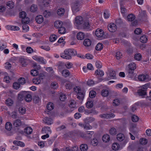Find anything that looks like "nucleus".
<instances>
[{"label":"nucleus","mask_w":151,"mask_h":151,"mask_svg":"<svg viewBox=\"0 0 151 151\" xmlns=\"http://www.w3.org/2000/svg\"><path fill=\"white\" fill-rule=\"evenodd\" d=\"M76 54V51L73 49H67L63 52L60 54V56L63 58L65 59H70L72 56H75Z\"/></svg>","instance_id":"1"},{"label":"nucleus","mask_w":151,"mask_h":151,"mask_svg":"<svg viewBox=\"0 0 151 151\" xmlns=\"http://www.w3.org/2000/svg\"><path fill=\"white\" fill-rule=\"evenodd\" d=\"M150 84L147 83L141 86V88L138 89L137 93L138 96L141 98H145L147 96V88L149 87Z\"/></svg>","instance_id":"2"},{"label":"nucleus","mask_w":151,"mask_h":151,"mask_svg":"<svg viewBox=\"0 0 151 151\" xmlns=\"http://www.w3.org/2000/svg\"><path fill=\"white\" fill-rule=\"evenodd\" d=\"M33 59L41 63L45 64L46 63V61L44 59V58L40 56H38L37 55H35L32 57Z\"/></svg>","instance_id":"3"},{"label":"nucleus","mask_w":151,"mask_h":151,"mask_svg":"<svg viewBox=\"0 0 151 151\" xmlns=\"http://www.w3.org/2000/svg\"><path fill=\"white\" fill-rule=\"evenodd\" d=\"M100 117L102 118L108 119L111 118H114L115 115L113 113L103 114L100 115Z\"/></svg>","instance_id":"4"},{"label":"nucleus","mask_w":151,"mask_h":151,"mask_svg":"<svg viewBox=\"0 0 151 151\" xmlns=\"http://www.w3.org/2000/svg\"><path fill=\"white\" fill-rule=\"evenodd\" d=\"M108 27L109 31L112 32H115L117 29L116 25L114 23L109 24Z\"/></svg>","instance_id":"5"},{"label":"nucleus","mask_w":151,"mask_h":151,"mask_svg":"<svg viewBox=\"0 0 151 151\" xmlns=\"http://www.w3.org/2000/svg\"><path fill=\"white\" fill-rule=\"evenodd\" d=\"M84 22L83 19L80 16H77L75 19V23L78 25H80L83 23Z\"/></svg>","instance_id":"6"},{"label":"nucleus","mask_w":151,"mask_h":151,"mask_svg":"<svg viewBox=\"0 0 151 151\" xmlns=\"http://www.w3.org/2000/svg\"><path fill=\"white\" fill-rule=\"evenodd\" d=\"M36 22L38 24H41L43 22L44 19L43 16L41 15L37 16L35 18Z\"/></svg>","instance_id":"7"},{"label":"nucleus","mask_w":151,"mask_h":151,"mask_svg":"<svg viewBox=\"0 0 151 151\" xmlns=\"http://www.w3.org/2000/svg\"><path fill=\"white\" fill-rule=\"evenodd\" d=\"M95 34L97 37H101L104 35V32L101 29H97L95 31Z\"/></svg>","instance_id":"8"},{"label":"nucleus","mask_w":151,"mask_h":151,"mask_svg":"<svg viewBox=\"0 0 151 151\" xmlns=\"http://www.w3.org/2000/svg\"><path fill=\"white\" fill-rule=\"evenodd\" d=\"M85 35L83 32H80L77 34V39L80 40H82L85 38Z\"/></svg>","instance_id":"9"},{"label":"nucleus","mask_w":151,"mask_h":151,"mask_svg":"<svg viewBox=\"0 0 151 151\" xmlns=\"http://www.w3.org/2000/svg\"><path fill=\"white\" fill-rule=\"evenodd\" d=\"M24 99L25 101L27 102L31 101L32 100V96L31 94L28 93L25 91V93Z\"/></svg>","instance_id":"10"},{"label":"nucleus","mask_w":151,"mask_h":151,"mask_svg":"<svg viewBox=\"0 0 151 151\" xmlns=\"http://www.w3.org/2000/svg\"><path fill=\"white\" fill-rule=\"evenodd\" d=\"M91 43V40L89 39H86L84 40L83 42V45L86 47H89L90 46Z\"/></svg>","instance_id":"11"},{"label":"nucleus","mask_w":151,"mask_h":151,"mask_svg":"<svg viewBox=\"0 0 151 151\" xmlns=\"http://www.w3.org/2000/svg\"><path fill=\"white\" fill-rule=\"evenodd\" d=\"M25 93V91H24L21 92L18 94V99L19 101H22L24 99Z\"/></svg>","instance_id":"12"},{"label":"nucleus","mask_w":151,"mask_h":151,"mask_svg":"<svg viewBox=\"0 0 151 151\" xmlns=\"http://www.w3.org/2000/svg\"><path fill=\"white\" fill-rule=\"evenodd\" d=\"M117 139L119 141H123L125 138L124 134L122 133H120L117 135Z\"/></svg>","instance_id":"13"},{"label":"nucleus","mask_w":151,"mask_h":151,"mask_svg":"<svg viewBox=\"0 0 151 151\" xmlns=\"http://www.w3.org/2000/svg\"><path fill=\"white\" fill-rule=\"evenodd\" d=\"M13 143V144L15 145L20 146L21 147H24L25 146V144L22 142L14 140V141Z\"/></svg>","instance_id":"14"},{"label":"nucleus","mask_w":151,"mask_h":151,"mask_svg":"<svg viewBox=\"0 0 151 151\" xmlns=\"http://www.w3.org/2000/svg\"><path fill=\"white\" fill-rule=\"evenodd\" d=\"M136 18L134 15L133 14H130L128 15L127 17V20L129 21H132L134 20Z\"/></svg>","instance_id":"15"},{"label":"nucleus","mask_w":151,"mask_h":151,"mask_svg":"<svg viewBox=\"0 0 151 151\" xmlns=\"http://www.w3.org/2000/svg\"><path fill=\"white\" fill-rule=\"evenodd\" d=\"M8 29H10L13 31H18L20 29L19 27L17 26H7Z\"/></svg>","instance_id":"16"},{"label":"nucleus","mask_w":151,"mask_h":151,"mask_svg":"<svg viewBox=\"0 0 151 151\" xmlns=\"http://www.w3.org/2000/svg\"><path fill=\"white\" fill-rule=\"evenodd\" d=\"M24 132L26 134H29L32 132V129L30 127H27L24 129Z\"/></svg>","instance_id":"17"},{"label":"nucleus","mask_w":151,"mask_h":151,"mask_svg":"<svg viewBox=\"0 0 151 151\" xmlns=\"http://www.w3.org/2000/svg\"><path fill=\"white\" fill-rule=\"evenodd\" d=\"M102 139L104 142H108L110 140V137L109 135L106 134L103 135Z\"/></svg>","instance_id":"18"},{"label":"nucleus","mask_w":151,"mask_h":151,"mask_svg":"<svg viewBox=\"0 0 151 151\" xmlns=\"http://www.w3.org/2000/svg\"><path fill=\"white\" fill-rule=\"evenodd\" d=\"M21 122L19 119H16L14 122L13 125L14 126L17 127L21 125Z\"/></svg>","instance_id":"19"},{"label":"nucleus","mask_w":151,"mask_h":151,"mask_svg":"<svg viewBox=\"0 0 151 151\" xmlns=\"http://www.w3.org/2000/svg\"><path fill=\"white\" fill-rule=\"evenodd\" d=\"M62 74L63 76L65 77H66L69 76L70 73L68 70L65 69L62 71Z\"/></svg>","instance_id":"20"},{"label":"nucleus","mask_w":151,"mask_h":151,"mask_svg":"<svg viewBox=\"0 0 151 151\" xmlns=\"http://www.w3.org/2000/svg\"><path fill=\"white\" fill-rule=\"evenodd\" d=\"M109 91L106 89H103L101 92V95L104 97L107 96L109 94Z\"/></svg>","instance_id":"21"},{"label":"nucleus","mask_w":151,"mask_h":151,"mask_svg":"<svg viewBox=\"0 0 151 151\" xmlns=\"http://www.w3.org/2000/svg\"><path fill=\"white\" fill-rule=\"evenodd\" d=\"M42 130L43 132L45 133H51V131L50 127H44L42 128Z\"/></svg>","instance_id":"22"},{"label":"nucleus","mask_w":151,"mask_h":151,"mask_svg":"<svg viewBox=\"0 0 151 151\" xmlns=\"http://www.w3.org/2000/svg\"><path fill=\"white\" fill-rule=\"evenodd\" d=\"M72 9L73 12H76L79 11V8L77 4H73Z\"/></svg>","instance_id":"23"},{"label":"nucleus","mask_w":151,"mask_h":151,"mask_svg":"<svg viewBox=\"0 0 151 151\" xmlns=\"http://www.w3.org/2000/svg\"><path fill=\"white\" fill-rule=\"evenodd\" d=\"M19 62L21 63L22 66L23 67H25L27 65V62L26 60L24 58H21L19 60Z\"/></svg>","instance_id":"24"},{"label":"nucleus","mask_w":151,"mask_h":151,"mask_svg":"<svg viewBox=\"0 0 151 151\" xmlns=\"http://www.w3.org/2000/svg\"><path fill=\"white\" fill-rule=\"evenodd\" d=\"M43 121L45 124L48 125H50L53 123L52 120L47 118H45L43 120Z\"/></svg>","instance_id":"25"},{"label":"nucleus","mask_w":151,"mask_h":151,"mask_svg":"<svg viewBox=\"0 0 151 151\" xmlns=\"http://www.w3.org/2000/svg\"><path fill=\"white\" fill-rule=\"evenodd\" d=\"M80 149L81 151H86L88 149V146L86 144H82L80 146Z\"/></svg>","instance_id":"26"},{"label":"nucleus","mask_w":151,"mask_h":151,"mask_svg":"<svg viewBox=\"0 0 151 151\" xmlns=\"http://www.w3.org/2000/svg\"><path fill=\"white\" fill-rule=\"evenodd\" d=\"M62 22L58 20L56 21L54 24L55 27L58 28L60 27H61L62 25Z\"/></svg>","instance_id":"27"},{"label":"nucleus","mask_w":151,"mask_h":151,"mask_svg":"<svg viewBox=\"0 0 151 151\" xmlns=\"http://www.w3.org/2000/svg\"><path fill=\"white\" fill-rule=\"evenodd\" d=\"M90 25L89 22H85L83 24V27L84 29L88 30H90Z\"/></svg>","instance_id":"28"},{"label":"nucleus","mask_w":151,"mask_h":151,"mask_svg":"<svg viewBox=\"0 0 151 151\" xmlns=\"http://www.w3.org/2000/svg\"><path fill=\"white\" fill-rule=\"evenodd\" d=\"M65 12L64 9L62 8H60L58 9L57 11V14L60 16H62L63 15Z\"/></svg>","instance_id":"29"},{"label":"nucleus","mask_w":151,"mask_h":151,"mask_svg":"<svg viewBox=\"0 0 151 151\" xmlns=\"http://www.w3.org/2000/svg\"><path fill=\"white\" fill-rule=\"evenodd\" d=\"M58 28V32L60 34H63L66 32L65 28L62 26Z\"/></svg>","instance_id":"30"},{"label":"nucleus","mask_w":151,"mask_h":151,"mask_svg":"<svg viewBox=\"0 0 151 151\" xmlns=\"http://www.w3.org/2000/svg\"><path fill=\"white\" fill-rule=\"evenodd\" d=\"M14 101L11 99L8 98L6 101V103L8 106H11L13 104Z\"/></svg>","instance_id":"31"},{"label":"nucleus","mask_w":151,"mask_h":151,"mask_svg":"<svg viewBox=\"0 0 151 151\" xmlns=\"http://www.w3.org/2000/svg\"><path fill=\"white\" fill-rule=\"evenodd\" d=\"M134 58L135 60L139 61L142 59V55L140 53H137L134 55Z\"/></svg>","instance_id":"32"},{"label":"nucleus","mask_w":151,"mask_h":151,"mask_svg":"<svg viewBox=\"0 0 151 151\" xmlns=\"http://www.w3.org/2000/svg\"><path fill=\"white\" fill-rule=\"evenodd\" d=\"M95 73L100 76H102L104 74V72L102 70L99 69L96 70L95 71Z\"/></svg>","instance_id":"33"},{"label":"nucleus","mask_w":151,"mask_h":151,"mask_svg":"<svg viewBox=\"0 0 151 151\" xmlns=\"http://www.w3.org/2000/svg\"><path fill=\"white\" fill-rule=\"evenodd\" d=\"M147 40L148 39L146 35H142L140 38V41L143 43H146Z\"/></svg>","instance_id":"34"},{"label":"nucleus","mask_w":151,"mask_h":151,"mask_svg":"<svg viewBox=\"0 0 151 151\" xmlns=\"http://www.w3.org/2000/svg\"><path fill=\"white\" fill-rule=\"evenodd\" d=\"M112 148L114 150H117L119 148V145L116 143H114L112 145Z\"/></svg>","instance_id":"35"},{"label":"nucleus","mask_w":151,"mask_h":151,"mask_svg":"<svg viewBox=\"0 0 151 151\" xmlns=\"http://www.w3.org/2000/svg\"><path fill=\"white\" fill-rule=\"evenodd\" d=\"M29 18L26 17L22 18V22L23 24H27L29 23Z\"/></svg>","instance_id":"36"},{"label":"nucleus","mask_w":151,"mask_h":151,"mask_svg":"<svg viewBox=\"0 0 151 151\" xmlns=\"http://www.w3.org/2000/svg\"><path fill=\"white\" fill-rule=\"evenodd\" d=\"M47 108L48 110L51 111L54 108L53 104L51 102L49 103L47 105Z\"/></svg>","instance_id":"37"},{"label":"nucleus","mask_w":151,"mask_h":151,"mask_svg":"<svg viewBox=\"0 0 151 151\" xmlns=\"http://www.w3.org/2000/svg\"><path fill=\"white\" fill-rule=\"evenodd\" d=\"M84 97V93L81 91L78 93L77 94V98L81 100H83Z\"/></svg>","instance_id":"38"},{"label":"nucleus","mask_w":151,"mask_h":151,"mask_svg":"<svg viewBox=\"0 0 151 151\" xmlns=\"http://www.w3.org/2000/svg\"><path fill=\"white\" fill-rule=\"evenodd\" d=\"M103 47V45L101 43H99L97 44L95 47L96 50L99 51L101 50Z\"/></svg>","instance_id":"39"},{"label":"nucleus","mask_w":151,"mask_h":151,"mask_svg":"<svg viewBox=\"0 0 151 151\" xmlns=\"http://www.w3.org/2000/svg\"><path fill=\"white\" fill-rule=\"evenodd\" d=\"M30 73L33 76H36L38 74L39 72L36 69H33L31 70Z\"/></svg>","instance_id":"40"},{"label":"nucleus","mask_w":151,"mask_h":151,"mask_svg":"<svg viewBox=\"0 0 151 151\" xmlns=\"http://www.w3.org/2000/svg\"><path fill=\"white\" fill-rule=\"evenodd\" d=\"M140 15L142 19H146L147 16L145 11H142L140 13Z\"/></svg>","instance_id":"41"},{"label":"nucleus","mask_w":151,"mask_h":151,"mask_svg":"<svg viewBox=\"0 0 151 151\" xmlns=\"http://www.w3.org/2000/svg\"><path fill=\"white\" fill-rule=\"evenodd\" d=\"M5 128L8 130H10L12 128V124L9 122H7L5 124Z\"/></svg>","instance_id":"42"},{"label":"nucleus","mask_w":151,"mask_h":151,"mask_svg":"<svg viewBox=\"0 0 151 151\" xmlns=\"http://www.w3.org/2000/svg\"><path fill=\"white\" fill-rule=\"evenodd\" d=\"M146 77L144 74H141L139 75L138 79L140 81H144L146 79Z\"/></svg>","instance_id":"43"},{"label":"nucleus","mask_w":151,"mask_h":151,"mask_svg":"<svg viewBox=\"0 0 151 151\" xmlns=\"http://www.w3.org/2000/svg\"><path fill=\"white\" fill-rule=\"evenodd\" d=\"M57 38V36L55 35H52L49 37V40L51 42L55 41Z\"/></svg>","instance_id":"44"},{"label":"nucleus","mask_w":151,"mask_h":151,"mask_svg":"<svg viewBox=\"0 0 151 151\" xmlns=\"http://www.w3.org/2000/svg\"><path fill=\"white\" fill-rule=\"evenodd\" d=\"M91 144L94 146H97L98 144V140L95 138L91 140Z\"/></svg>","instance_id":"45"},{"label":"nucleus","mask_w":151,"mask_h":151,"mask_svg":"<svg viewBox=\"0 0 151 151\" xmlns=\"http://www.w3.org/2000/svg\"><path fill=\"white\" fill-rule=\"evenodd\" d=\"M33 82L35 84H39L41 82V80L38 78H35L32 80Z\"/></svg>","instance_id":"46"},{"label":"nucleus","mask_w":151,"mask_h":151,"mask_svg":"<svg viewBox=\"0 0 151 151\" xmlns=\"http://www.w3.org/2000/svg\"><path fill=\"white\" fill-rule=\"evenodd\" d=\"M109 132L111 134L114 135L116 134V131L114 128H112L109 130Z\"/></svg>","instance_id":"47"},{"label":"nucleus","mask_w":151,"mask_h":151,"mask_svg":"<svg viewBox=\"0 0 151 151\" xmlns=\"http://www.w3.org/2000/svg\"><path fill=\"white\" fill-rule=\"evenodd\" d=\"M6 5L9 7V9H11L13 8L14 3L12 1H10L7 3Z\"/></svg>","instance_id":"48"},{"label":"nucleus","mask_w":151,"mask_h":151,"mask_svg":"<svg viewBox=\"0 0 151 151\" xmlns=\"http://www.w3.org/2000/svg\"><path fill=\"white\" fill-rule=\"evenodd\" d=\"M121 6V12L122 14H124L127 12V10L122 3L120 4Z\"/></svg>","instance_id":"49"},{"label":"nucleus","mask_w":151,"mask_h":151,"mask_svg":"<svg viewBox=\"0 0 151 151\" xmlns=\"http://www.w3.org/2000/svg\"><path fill=\"white\" fill-rule=\"evenodd\" d=\"M37 9V6L35 4H33L31 6L30 10L32 12H35Z\"/></svg>","instance_id":"50"},{"label":"nucleus","mask_w":151,"mask_h":151,"mask_svg":"<svg viewBox=\"0 0 151 151\" xmlns=\"http://www.w3.org/2000/svg\"><path fill=\"white\" fill-rule=\"evenodd\" d=\"M96 94V92L93 91H91L89 93V96L91 98H93L95 97Z\"/></svg>","instance_id":"51"},{"label":"nucleus","mask_w":151,"mask_h":151,"mask_svg":"<svg viewBox=\"0 0 151 151\" xmlns=\"http://www.w3.org/2000/svg\"><path fill=\"white\" fill-rule=\"evenodd\" d=\"M13 88L16 89H17L19 88L20 87V84L18 83L15 82L14 83L13 86Z\"/></svg>","instance_id":"52"},{"label":"nucleus","mask_w":151,"mask_h":151,"mask_svg":"<svg viewBox=\"0 0 151 151\" xmlns=\"http://www.w3.org/2000/svg\"><path fill=\"white\" fill-rule=\"evenodd\" d=\"M139 118L138 116L135 115H133L132 116V120L134 122H137L139 120Z\"/></svg>","instance_id":"53"},{"label":"nucleus","mask_w":151,"mask_h":151,"mask_svg":"<svg viewBox=\"0 0 151 151\" xmlns=\"http://www.w3.org/2000/svg\"><path fill=\"white\" fill-rule=\"evenodd\" d=\"M93 102L92 101H88L86 104V106L88 108H91L93 106Z\"/></svg>","instance_id":"54"},{"label":"nucleus","mask_w":151,"mask_h":151,"mask_svg":"<svg viewBox=\"0 0 151 151\" xmlns=\"http://www.w3.org/2000/svg\"><path fill=\"white\" fill-rule=\"evenodd\" d=\"M128 66L129 68L130 69L134 70L136 68V64L134 63L129 64Z\"/></svg>","instance_id":"55"},{"label":"nucleus","mask_w":151,"mask_h":151,"mask_svg":"<svg viewBox=\"0 0 151 151\" xmlns=\"http://www.w3.org/2000/svg\"><path fill=\"white\" fill-rule=\"evenodd\" d=\"M18 82L20 84H23L25 83V80L24 78L21 77L18 79Z\"/></svg>","instance_id":"56"},{"label":"nucleus","mask_w":151,"mask_h":151,"mask_svg":"<svg viewBox=\"0 0 151 151\" xmlns=\"http://www.w3.org/2000/svg\"><path fill=\"white\" fill-rule=\"evenodd\" d=\"M6 47V45L4 43L0 42V52L3 50Z\"/></svg>","instance_id":"57"},{"label":"nucleus","mask_w":151,"mask_h":151,"mask_svg":"<svg viewBox=\"0 0 151 151\" xmlns=\"http://www.w3.org/2000/svg\"><path fill=\"white\" fill-rule=\"evenodd\" d=\"M116 73L114 70H111L110 73V76L111 78H114L116 77Z\"/></svg>","instance_id":"58"},{"label":"nucleus","mask_w":151,"mask_h":151,"mask_svg":"<svg viewBox=\"0 0 151 151\" xmlns=\"http://www.w3.org/2000/svg\"><path fill=\"white\" fill-rule=\"evenodd\" d=\"M22 26V29L23 30L25 31L26 32H27L29 30V26L26 24H23Z\"/></svg>","instance_id":"59"},{"label":"nucleus","mask_w":151,"mask_h":151,"mask_svg":"<svg viewBox=\"0 0 151 151\" xmlns=\"http://www.w3.org/2000/svg\"><path fill=\"white\" fill-rule=\"evenodd\" d=\"M46 70L47 72L50 73L53 76L54 71L52 68L50 67H47L46 69Z\"/></svg>","instance_id":"60"},{"label":"nucleus","mask_w":151,"mask_h":151,"mask_svg":"<svg viewBox=\"0 0 151 151\" xmlns=\"http://www.w3.org/2000/svg\"><path fill=\"white\" fill-rule=\"evenodd\" d=\"M50 1L49 0H43L42 2V4L45 6H48Z\"/></svg>","instance_id":"61"},{"label":"nucleus","mask_w":151,"mask_h":151,"mask_svg":"<svg viewBox=\"0 0 151 151\" xmlns=\"http://www.w3.org/2000/svg\"><path fill=\"white\" fill-rule=\"evenodd\" d=\"M60 101H64L66 99V97L64 94H61L60 96Z\"/></svg>","instance_id":"62"},{"label":"nucleus","mask_w":151,"mask_h":151,"mask_svg":"<svg viewBox=\"0 0 151 151\" xmlns=\"http://www.w3.org/2000/svg\"><path fill=\"white\" fill-rule=\"evenodd\" d=\"M19 17L21 18H23L26 16V13L24 11H22L19 13Z\"/></svg>","instance_id":"63"},{"label":"nucleus","mask_w":151,"mask_h":151,"mask_svg":"<svg viewBox=\"0 0 151 151\" xmlns=\"http://www.w3.org/2000/svg\"><path fill=\"white\" fill-rule=\"evenodd\" d=\"M85 58L88 59H92L93 58V56L91 54L87 53L86 54L85 56Z\"/></svg>","instance_id":"64"}]
</instances>
